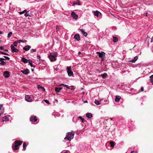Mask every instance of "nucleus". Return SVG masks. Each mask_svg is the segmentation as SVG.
Returning a JSON list of instances; mask_svg holds the SVG:
<instances>
[{
    "label": "nucleus",
    "mask_w": 153,
    "mask_h": 153,
    "mask_svg": "<svg viewBox=\"0 0 153 153\" xmlns=\"http://www.w3.org/2000/svg\"><path fill=\"white\" fill-rule=\"evenodd\" d=\"M74 132L73 131H71V132L68 133L66 137L64 138V139H67L68 141H71L74 138Z\"/></svg>",
    "instance_id": "1"
},
{
    "label": "nucleus",
    "mask_w": 153,
    "mask_h": 153,
    "mask_svg": "<svg viewBox=\"0 0 153 153\" xmlns=\"http://www.w3.org/2000/svg\"><path fill=\"white\" fill-rule=\"evenodd\" d=\"M22 143V141L20 140H16L15 142L14 145H13V148L14 150H17L19 149V146Z\"/></svg>",
    "instance_id": "2"
},
{
    "label": "nucleus",
    "mask_w": 153,
    "mask_h": 153,
    "mask_svg": "<svg viewBox=\"0 0 153 153\" xmlns=\"http://www.w3.org/2000/svg\"><path fill=\"white\" fill-rule=\"evenodd\" d=\"M57 56V53H51L49 57L51 61L53 62L56 60V57Z\"/></svg>",
    "instance_id": "3"
},
{
    "label": "nucleus",
    "mask_w": 153,
    "mask_h": 153,
    "mask_svg": "<svg viewBox=\"0 0 153 153\" xmlns=\"http://www.w3.org/2000/svg\"><path fill=\"white\" fill-rule=\"evenodd\" d=\"M67 71L69 76H71L73 75V73L71 71V66L68 67L67 68Z\"/></svg>",
    "instance_id": "4"
},
{
    "label": "nucleus",
    "mask_w": 153,
    "mask_h": 153,
    "mask_svg": "<svg viewBox=\"0 0 153 153\" xmlns=\"http://www.w3.org/2000/svg\"><path fill=\"white\" fill-rule=\"evenodd\" d=\"M12 52L13 53H18L19 52V50L16 48L14 47L13 45H11L10 46Z\"/></svg>",
    "instance_id": "5"
},
{
    "label": "nucleus",
    "mask_w": 153,
    "mask_h": 153,
    "mask_svg": "<svg viewBox=\"0 0 153 153\" xmlns=\"http://www.w3.org/2000/svg\"><path fill=\"white\" fill-rule=\"evenodd\" d=\"M97 53L98 54L100 58L103 57L105 56V53L103 51H101V52H97Z\"/></svg>",
    "instance_id": "6"
},
{
    "label": "nucleus",
    "mask_w": 153,
    "mask_h": 153,
    "mask_svg": "<svg viewBox=\"0 0 153 153\" xmlns=\"http://www.w3.org/2000/svg\"><path fill=\"white\" fill-rule=\"evenodd\" d=\"M71 15L73 19H76L78 18V15L76 14L74 11H73L71 12Z\"/></svg>",
    "instance_id": "7"
},
{
    "label": "nucleus",
    "mask_w": 153,
    "mask_h": 153,
    "mask_svg": "<svg viewBox=\"0 0 153 153\" xmlns=\"http://www.w3.org/2000/svg\"><path fill=\"white\" fill-rule=\"evenodd\" d=\"M25 100L28 102H31L32 100L30 97L28 95L25 96Z\"/></svg>",
    "instance_id": "8"
},
{
    "label": "nucleus",
    "mask_w": 153,
    "mask_h": 153,
    "mask_svg": "<svg viewBox=\"0 0 153 153\" xmlns=\"http://www.w3.org/2000/svg\"><path fill=\"white\" fill-rule=\"evenodd\" d=\"M21 72L25 75H27L30 73L29 70L27 69H26L23 70H21Z\"/></svg>",
    "instance_id": "9"
},
{
    "label": "nucleus",
    "mask_w": 153,
    "mask_h": 153,
    "mask_svg": "<svg viewBox=\"0 0 153 153\" xmlns=\"http://www.w3.org/2000/svg\"><path fill=\"white\" fill-rule=\"evenodd\" d=\"M3 76L6 78H8L9 77L10 74L9 72L7 71H5L3 73Z\"/></svg>",
    "instance_id": "10"
},
{
    "label": "nucleus",
    "mask_w": 153,
    "mask_h": 153,
    "mask_svg": "<svg viewBox=\"0 0 153 153\" xmlns=\"http://www.w3.org/2000/svg\"><path fill=\"white\" fill-rule=\"evenodd\" d=\"M31 47L29 45H27L25 47H23V49L24 50L27 51H29L30 49V48Z\"/></svg>",
    "instance_id": "11"
},
{
    "label": "nucleus",
    "mask_w": 153,
    "mask_h": 153,
    "mask_svg": "<svg viewBox=\"0 0 153 153\" xmlns=\"http://www.w3.org/2000/svg\"><path fill=\"white\" fill-rule=\"evenodd\" d=\"M74 38L78 41L80 40V37L79 34H76L74 36Z\"/></svg>",
    "instance_id": "12"
},
{
    "label": "nucleus",
    "mask_w": 153,
    "mask_h": 153,
    "mask_svg": "<svg viewBox=\"0 0 153 153\" xmlns=\"http://www.w3.org/2000/svg\"><path fill=\"white\" fill-rule=\"evenodd\" d=\"M30 120L31 122H36L37 119L36 116L32 117L30 118Z\"/></svg>",
    "instance_id": "13"
},
{
    "label": "nucleus",
    "mask_w": 153,
    "mask_h": 153,
    "mask_svg": "<svg viewBox=\"0 0 153 153\" xmlns=\"http://www.w3.org/2000/svg\"><path fill=\"white\" fill-rule=\"evenodd\" d=\"M94 15L98 17L99 16V15H100L101 14V13L98 11H94Z\"/></svg>",
    "instance_id": "14"
},
{
    "label": "nucleus",
    "mask_w": 153,
    "mask_h": 153,
    "mask_svg": "<svg viewBox=\"0 0 153 153\" xmlns=\"http://www.w3.org/2000/svg\"><path fill=\"white\" fill-rule=\"evenodd\" d=\"M120 99L121 97L120 96L117 95L116 96L115 99V101L116 102H118L120 101Z\"/></svg>",
    "instance_id": "15"
},
{
    "label": "nucleus",
    "mask_w": 153,
    "mask_h": 153,
    "mask_svg": "<svg viewBox=\"0 0 153 153\" xmlns=\"http://www.w3.org/2000/svg\"><path fill=\"white\" fill-rule=\"evenodd\" d=\"M21 61L25 63H27L28 62V60L25 57H23L21 59Z\"/></svg>",
    "instance_id": "16"
},
{
    "label": "nucleus",
    "mask_w": 153,
    "mask_h": 153,
    "mask_svg": "<svg viewBox=\"0 0 153 153\" xmlns=\"http://www.w3.org/2000/svg\"><path fill=\"white\" fill-rule=\"evenodd\" d=\"M138 59V57L137 56H136L135 57H134V58L132 59L131 60H130L129 62H132V63L135 62L136 61L137 59Z\"/></svg>",
    "instance_id": "17"
},
{
    "label": "nucleus",
    "mask_w": 153,
    "mask_h": 153,
    "mask_svg": "<svg viewBox=\"0 0 153 153\" xmlns=\"http://www.w3.org/2000/svg\"><path fill=\"white\" fill-rule=\"evenodd\" d=\"M101 76L103 79H105L108 77V75L106 73L101 74Z\"/></svg>",
    "instance_id": "18"
},
{
    "label": "nucleus",
    "mask_w": 153,
    "mask_h": 153,
    "mask_svg": "<svg viewBox=\"0 0 153 153\" xmlns=\"http://www.w3.org/2000/svg\"><path fill=\"white\" fill-rule=\"evenodd\" d=\"M86 116L89 119H91L92 116V114L91 113H87L86 114Z\"/></svg>",
    "instance_id": "19"
},
{
    "label": "nucleus",
    "mask_w": 153,
    "mask_h": 153,
    "mask_svg": "<svg viewBox=\"0 0 153 153\" xmlns=\"http://www.w3.org/2000/svg\"><path fill=\"white\" fill-rule=\"evenodd\" d=\"M80 30L82 32V33L83 34L84 36L86 37L87 35V33L85 32L84 30L82 29H80Z\"/></svg>",
    "instance_id": "20"
},
{
    "label": "nucleus",
    "mask_w": 153,
    "mask_h": 153,
    "mask_svg": "<svg viewBox=\"0 0 153 153\" xmlns=\"http://www.w3.org/2000/svg\"><path fill=\"white\" fill-rule=\"evenodd\" d=\"M62 89V88L61 87H56L55 88V91L57 92H59Z\"/></svg>",
    "instance_id": "21"
},
{
    "label": "nucleus",
    "mask_w": 153,
    "mask_h": 153,
    "mask_svg": "<svg viewBox=\"0 0 153 153\" xmlns=\"http://www.w3.org/2000/svg\"><path fill=\"white\" fill-rule=\"evenodd\" d=\"M77 4L78 5H81V2L80 1H78L77 2L74 1L72 4L73 5H75V4Z\"/></svg>",
    "instance_id": "22"
},
{
    "label": "nucleus",
    "mask_w": 153,
    "mask_h": 153,
    "mask_svg": "<svg viewBox=\"0 0 153 153\" xmlns=\"http://www.w3.org/2000/svg\"><path fill=\"white\" fill-rule=\"evenodd\" d=\"M37 87L39 89H40V88L42 89V91H45V88H44L43 87H42V86H41L40 85H38Z\"/></svg>",
    "instance_id": "23"
},
{
    "label": "nucleus",
    "mask_w": 153,
    "mask_h": 153,
    "mask_svg": "<svg viewBox=\"0 0 153 153\" xmlns=\"http://www.w3.org/2000/svg\"><path fill=\"white\" fill-rule=\"evenodd\" d=\"M28 62H29V64H30V66H31V67H33V68L35 67L36 66H34L33 65V63H32V62L31 60H28Z\"/></svg>",
    "instance_id": "24"
},
{
    "label": "nucleus",
    "mask_w": 153,
    "mask_h": 153,
    "mask_svg": "<svg viewBox=\"0 0 153 153\" xmlns=\"http://www.w3.org/2000/svg\"><path fill=\"white\" fill-rule=\"evenodd\" d=\"M9 120L8 117L6 116L4 117L2 119V120L3 121H8Z\"/></svg>",
    "instance_id": "25"
},
{
    "label": "nucleus",
    "mask_w": 153,
    "mask_h": 153,
    "mask_svg": "<svg viewBox=\"0 0 153 153\" xmlns=\"http://www.w3.org/2000/svg\"><path fill=\"white\" fill-rule=\"evenodd\" d=\"M23 149H22V150L23 151H25L26 148L27 147V145L26 144V143L25 142H24L23 143Z\"/></svg>",
    "instance_id": "26"
},
{
    "label": "nucleus",
    "mask_w": 153,
    "mask_h": 153,
    "mask_svg": "<svg viewBox=\"0 0 153 153\" xmlns=\"http://www.w3.org/2000/svg\"><path fill=\"white\" fill-rule=\"evenodd\" d=\"M113 41L115 42H117L118 41V39L117 37L113 36Z\"/></svg>",
    "instance_id": "27"
},
{
    "label": "nucleus",
    "mask_w": 153,
    "mask_h": 153,
    "mask_svg": "<svg viewBox=\"0 0 153 153\" xmlns=\"http://www.w3.org/2000/svg\"><path fill=\"white\" fill-rule=\"evenodd\" d=\"M2 59H0V62H1L0 63V65H5L6 64V63L4 61L1 60Z\"/></svg>",
    "instance_id": "28"
},
{
    "label": "nucleus",
    "mask_w": 153,
    "mask_h": 153,
    "mask_svg": "<svg viewBox=\"0 0 153 153\" xmlns=\"http://www.w3.org/2000/svg\"><path fill=\"white\" fill-rule=\"evenodd\" d=\"M101 101H99L98 100H95L94 101L95 103L97 105H99L100 104Z\"/></svg>",
    "instance_id": "29"
},
{
    "label": "nucleus",
    "mask_w": 153,
    "mask_h": 153,
    "mask_svg": "<svg viewBox=\"0 0 153 153\" xmlns=\"http://www.w3.org/2000/svg\"><path fill=\"white\" fill-rule=\"evenodd\" d=\"M27 42V41L26 40H23V39H22V40L20 39V40H17V42H18V43H20L21 42Z\"/></svg>",
    "instance_id": "30"
},
{
    "label": "nucleus",
    "mask_w": 153,
    "mask_h": 153,
    "mask_svg": "<svg viewBox=\"0 0 153 153\" xmlns=\"http://www.w3.org/2000/svg\"><path fill=\"white\" fill-rule=\"evenodd\" d=\"M78 118L81 120L82 123H84L85 121V120L81 116H79Z\"/></svg>",
    "instance_id": "31"
},
{
    "label": "nucleus",
    "mask_w": 153,
    "mask_h": 153,
    "mask_svg": "<svg viewBox=\"0 0 153 153\" xmlns=\"http://www.w3.org/2000/svg\"><path fill=\"white\" fill-rule=\"evenodd\" d=\"M150 81L153 83V75L151 76H150Z\"/></svg>",
    "instance_id": "32"
},
{
    "label": "nucleus",
    "mask_w": 153,
    "mask_h": 153,
    "mask_svg": "<svg viewBox=\"0 0 153 153\" xmlns=\"http://www.w3.org/2000/svg\"><path fill=\"white\" fill-rule=\"evenodd\" d=\"M110 144L111 146V147H113L114 146V144L113 142H110Z\"/></svg>",
    "instance_id": "33"
},
{
    "label": "nucleus",
    "mask_w": 153,
    "mask_h": 153,
    "mask_svg": "<svg viewBox=\"0 0 153 153\" xmlns=\"http://www.w3.org/2000/svg\"><path fill=\"white\" fill-rule=\"evenodd\" d=\"M18 43V42H17V40L13 42V45L15 47H16L17 46V43Z\"/></svg>",
    "instance_id": "34"
},
{
    "label": "nucleus",
    "mask_w": 153,
    "mask_h": 153,
    "mask_svg": "<svg viewBox=\"0 0 153 153\" xmlns=\"http://www.w3.org/2000/svg\"><path fill=\"white\" fill-rule=\"evenodd\" d=\"M26 11H27V10H25L22 11H21V12H19V13L20 14H22L25 13V12H26Z\"/></svg>",
    "instance_id": "35"
},
{
    "label": "nucleus",
    "mask_w": 153,
    "mask_h": 153,
    "mask_svg": "<svg viewBox=\"0 0 153 153\" xmlns=\"http://www.w3.org/2000/svg\"><path fill=\"white\" fill-rule=\"evenodd\" d=\"M12 34V33L11 32H10V33L8 34L7 37L10 38V37L11 35Z\"/></svg>",
    "instance_id": "36"
},
{
    "label": "nucleus",
    "mask_w": 153,
    "mask_h": 153,
    "mask_svg": "<svg viewBox=\"0 0 153 153\" xmlns=\"http://www.w3.org/2000/svg\"><path fill=\"white\" fill-rule=\"evenodd\" d=\"M0 53H1V54H4V55H8V56L9 55V54H8L4 53L2 51H0Z\"/></svg>",
    "instance_id": "37"
},
{
    "label": "nucleus",
    "mask_w": 153,
    "mask_h": 153,
    "mask_svg": "<svg viewBox=\"0 0 153 153\" xmlns=\"http://www.w3.org/2000/svg\"><path fill=\"white\" fill-rule=\"evenodd\" d=\"M36 50L35 49H32L30 50V53H33V52H36Z\"/></svg>",
    "instance_id": "38"
},
{
    "label": "nucleus",
    "mask_w": 153,
    "mask_h": 153,
    "mask_svg": "<svg viewBox=\"0 0 153 153\" xmlns=\"http://www.w3.org/2000/svg\"><path fill=\"white\" fill-rule=\"evenodd\" d=\"M43 100L47 104H49V101L47 100Z\"/></svg>",
    "instance_id": "39"
},
{
    "label": "nucleus",
    "mask_w": 153,
    "mask_h": 153,
    "mask_svg": "<svg viewBox=\"0 0 153 153\" xmlns=\"http://www.w3.org/2000/svg\"><path fill=\"white\" fill-rule=\"evenodd\" d=\"M3 112H4V109L0 110V115H1L2 114H3Z\"/></svg>",
    "instance_id": "40"
},
{
    "label": "nucleus",
    "mask_w": 153,
    "mask_h": 153,
    "mask_svg": "<svg viewBox=\"0 0 153 153\" xmlns=\"http://www.w3.org/2000/svg\"><path fill=\"white\" fill-rule=\"evenodd\" d=\"M61 153H70L69 151L67 150L64 152H62Z\"/></svg>",
    "instance_id": "41"
},
{
    "label": "nucleus",
    "mask_w": 153,
    "mask_h": 153,
    "mask_svg": "<svg viewBox=\"0 0 153 153\" xmlns=\"http://www.w3.org/2000/svg\"><path fill=\"white\" fill-rule=\"evenodd\" d=\"M24 15L26 16V17H27L28 16H29V15L27 13H26L25 14H24Z\"/></svg>",
    "instance_id": "42"
},
{
    "label": "nucleus",
    "mask_w": 153,
    "mask_h": 153,
    "mask_svg": "<svg viewBox=\"0 0 153 153\" xmlns=\"http://www.w3.org/2000/svg\"><path fill=\"white\" fill-rule=\"evenodd\" d=\"M64 85L67 88L69 89L70 88V86L67 85Z\"/></svg>",
    "instance_id": "43"
},
{
    "label": "nucleus",
    "mask_w": 153,
    "mask_h": 153,
    "mask_svg": "<svg viewBox=\"0 0 153 153\" xmlns=\"http://www.w3.org/2000/svg\"><path fill=\"white\" fill-rule=\"evenodd\" d=\"M4 57L5 58H6V59H8V60H9V59H10V58H9L8 57H7V56H4Z\"/></svg>",
    "instance_id": "44"
},
{
    "label": "nucleus",
    "mask_w": 153,
    "mask_h": 153,
    "mask_svg": "<svg viewBox=\"0 0 153 153\" xmlns=\"http://www.w3.org/2000/svg\"><path fill=\"white\" fill-rule=\"evenodd\" d=\"M3 107V105L2 104L0 105V110L1 109H2Z\"/></svg>",
    "instance_id": "45"
},
{
    "label": "nucleus",
    "mask_w": 153,
    "mask_h": 153,
    "mask_svg": "<svg viewBox=\"0 0 153 153\" xmlns=\"http://www.w3.org/2000/svg\"><path fill=\"white\" fill-rule=\"evenodd\" d=\"M37 58L38 59H40L41 58V56L40 55H37Z\"/></svg>",
    "instance_id": "46"
},
{
    "label": "nucleus",
    "mask_w": 153,
    "mask_h": 153,
    "mask_svg": "<svg viewBox=\"0 0 153 153\" xmlns=\"http://www.w3.org/2000/svg\"><path fill=\"white\" fill-rule=\"evenodd\" d=\"M144 90L143 88V87H141V91H143Z\"/></svg>",
    "instance_id": "47"
},
{
    "label": "nucleus",
    "mask_w": 153,
    "mask_h": 153,
    "mask_svg": "<svg viewBox=\"0 0 153 153\" xmlns=\"http://www.w3.org/2000/svg\"><path fill=\"white\" fill-rule=\"evenodd\" d=\"M0 49L1 50H4L3 49V47L2 46L0 47Z\"/></svg>",
    "instance_id": "48"
},
{
    "label": "nucleus",
    "mask_w": 153,
    "mask_h": 153,
    "mask_svg": "<svg viewBox=\"0 0 153 153\" xmlns=\"http://www.w3.org/2000/svg\"><path fill=\"white\" fill-rule=\"evenodd\" d=\"M131 153H136V152L135 151H132L131 152Z\"/></svg>",
    "instance_id": "49"
},
{
    "label": "nucleus",
    "mask_w": 153,
    "mask_h": 153,
    "mask_svg": "<svg viewBox=\"0 0 153 153\" xmlns=\"http://www.w3.org/2000/svg\"><path fill=\"white\" fill-rule=\"evenodd\" d=\"M56 29L57 30H59V27L58 26H56Z\"/></svg>",
    "instance_id": "50"
},
{
    "label": "nucleus",
    "mask_w": 153,
    "mask_h": 153,
    "mask_svg": "<svg viewBox=\"0 0 153 153\" xmlns=\"http://www.w3.org/2000/svg\"><path fill=\"white\" fill-rule=\"evenodd\" d=\"M2 59L1 60H5V59L3 58H0V59Z\"/></svg>",
    "instance_id": "51"
},
{
    "label": "nucleus",
    "mask_w": 153,
    "mask_h": 153,
    "mask_svg": "<svg viewBox=\"0 0 153 153\" xmlns=\"http://www.w3.org/2000/svg\"><path fill=\"white\" fill-rule=\"evenodd\" d=\"M104 101H105V102H108V101H107V100H104Z\"/></svg>",
    "instance_id": "52"
},
{
    "label": "nucleus",
    "mask_w": 153,
    "mask_h": 153,
    "mask_svg": "<svg viewBox=\"0 0 153 153\" xmlns=\"http://www.w3.org/2000/svg\"><path fill=\"white\" fill-rule=\"evenodd\" d=\"M4 50L5 51H7V52L8 51V50L7 49Z\"/></svg>",
    "instance_id": "53"
},
{
    "label": "nucleus",
    "mask_w": 153,
    "mask_h": 153,
    "mask_svg": "<svg viewBox=\"0 0 153 153\" xmlns=\"http://www.w3.org/2000/svg\"><path fill=\"white\" fill-rule=\"evenodd\" d=\"M54 70H56V71H57L58 70V68H55Z\"/></svg>",
    "instance_id": "54"
},
{
    "label": "nucleus",
    "mask_w": 153,
    "mask_h": 153,
    "mask_svg": "<svg viewBox=\"0 0 153 153\" xmlns=\"http://www.w3.org/2000/svg\"><path fill=\"white\" fill-rule=\"evenodd\" d=\"M64 85V84H61L60 85V86H62V85Z\"/></svg>",
    "instance_id": "55"
},
{
    "label": "nucleus",
    "mask_w": 153,
    "mask_h": 153,
    "mask_svg": "<svg viewBox=\"0 0 153 153\" xmlns=\"http://www.w3.org/2000/svg\"><path fill=\"white\" fill-rule=\"evenodd\" d=\"M2 34V33L0 31V34Z\"/></svg>",
    "instance_id": "56"
},
{
    "label": "nucleus",
    "mask_w": 153,
    "mask_h": 153,
    "mask_svg": "<svg viewBox=\"0 0 153 153\" xmlns=\"http://www.w3.org/2000/svg\"><path fill=\"white\" fill-rule=\"evenodd\" d=\"M81 53L80 52H78V54L79 55Z\"/></svg>",
    "instance_id": "57"
},
{
    "label": "nucleus",
    "mask_w": 153,
    "mask_h": 153,
    "mask_svg": "<svg viewBox=\"0 0 153 153\" xmlns=\"http://www.w3.org/2000/svg\"><path fill=\"white\" fill-rule=\"evenodd\" d=\"M31 71H34V70L33 69H31Z\"/></svg>",
    "instance_id": "58"
},
{
    "label": "nucleus",
    "mask_w": 153,
    "mask_h": 153,
    "mask_svg": "<svg viewBox=\"0 0 153 153\" xmlns=\"http://www.w3.org/2000/svg\"><path fill=\"white\" fill-rule=\"evenodd\" d=\"M87 102V101H85V102Z\"/></svg>",
    "instance_id": "59"
},
{
    "label": "nucleus",
    "mask_w": 153,
    "mask_h": 153,
    "mask_svg": "<svg viewBox=\"0 0 153 153\" xmlns=\"http://www.w3.org/2000/svg\"><path fill=\"white\" fill-rule=\"evenodd\" d=\"M152 40H153V36H152Z\"/></svg>",
    "instance_id": "60"
},
{
    "label": "nucleus",
    "mask_w": 153,
    "mask_h": 153,
    "mask_svg": "<svg viewBox=\"0 0 153 153\" xmlns=\"http://www.w3.org/2000/svg\"><path fill=\"white\" fill-rule=\"evenodd\" d=\"M146 16H147V13L146 14Z\"/></svg>",
    "instance_id": "61"
},
{
    "label": "nucleus",
    "mask_w": 153,
    "mask_h": 153,
    "mask_svg": "<svg viewBox=\"0 0 153 153\" xmlns=\"http://www.w3.org/2000/svg\"><path fill=\"white\" fill-rule=\"evenodd\" d=\"M1 42V40H0V43Z\"/></svg>",
    "instance_id": "62"
}]
</instances>
